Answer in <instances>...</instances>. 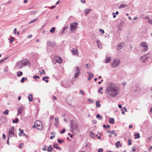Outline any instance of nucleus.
Listing matches in <instances>:
<instances>
[{
    "label": "nucleus",
    "instance_id": "1",
    "mask_svg": "<svg viewBox=\"0 0 152 152\" xmlns=\"http://www.w3.org/2000/svg\"><path fill=\"white\" fill-rule=\"evenodd\" d=\"M120 91L119 88L112 82L108 83L106 88L107 93L110 95H117L119 94Z\"/></svg>",
    "mask_w": 152,
    "mask_h": 152
},
{
    "label": "nucleus",
    "instance_id": "2",
    "mask_svg": "<svg viewBox=\"0 0 152 152\" xmlns=\"http://www.w3.org/2000/svg\"><path fill=\"white\" fill-rule=\"evenodd\" d=\"M140 46L142 48V52H145L148 50V46L147 43L145 42H141L140 44Z\"/></svg>",
    "mask_w": 152,
    "mask_h": 152
},
{
    "label": "nucleus",
    "instance_id": "3",
    "mask_svg": "<svg viewBox=\"0 0 152 152\" xmlns=\"http://www.w3.org/2000/svg\"><path fill=\"white\" fill-rule=\"evenodd\" d=\"M32 127L33 128L36 127L37 128L40 130H42L43 129L42 124L41 122L39 121H35Z\"/></svg>",
    "mask_w": 152,
    "mask_h": 152
},
{
    "label": "nucleus",
    "instance_id": "4",
    "mask_svg": "<svg viewBox=\"0 0 152 152\" xmlns=\"http://www.w3.org/2000/svg\"><path fill=\"white\" fill-rule=\"evenodd\" d=\"M120 64L119 59L115 58L111 63V66L113 68L117 67L119 66Z\"/></svg>",
    "mask_w": 152,
    "mask_h": 152
},
{
    "label": "nucleus",
    "instance_id": "5",
    "mask_svg": "<svg viewBox=\"0 0 152 152\" xmlns=\"http://www.w3.org/2000/svg\"><path fill=\"white\" fill-rule=\"evenodd\" d=\"M14 127L12 126L11 127L9 130V134L8 136V137H12L15 136L14 133Z\"/></svg>",
    "mask_w": 152,
    "mask_h": 152
},
{
    "label": "nucleus",
    "instance_id": "6",
    "mask_svg": "<svg viewBox=\"0 0 152 152\" xmlns=\"http://www.w3.org/2000/svg\"><path fill=\"white\" fill-rule=\"evenodd\" d=\"M78 23L77 22H75L72 23L70 25V31H72L76 29Z\"/></svg>",
    "mask_w": 152,
    "mask_h": 152
},
{
    "label": "nucleus",
    "instance_id": "7",
    "mask_svg": "<svg viewBox=\"0 0 152 152\" xmlns=\"http://www.w3.org/2000/svg\"><path fill=\"white\" fill-rule=\"evenodd\" d=\"M149 58L148 55V54H145L141 56L140 58V61L145 63L148 60Z\"/></svg>",
    "mask_w": 152,
    "mask_h": 152
},
{
    "label": "nucleus",
    "instance_id": "8",
    "mask_svg": "<svg viewBox=\"0 0 152 152\" xmlns=\"http://www.w3.org/2000/svg\"><path fill=\"white\" fill-rule=\"evenodd\" d=\"M138 85L139 84H135V85L133 86L132 89V90L133 92H135L139 91L140 90V88L138 86Z\"/></svg>",
    "mask_w": 152,
    "mask_h": 152
},
{
    "label": "nucleus",
    "instance_id": "9",
    "mask_svg": "<svg viewBox=\"0 0 152 152\" xmlns=\"http://www.w3.org/2000/svg\"><path fill=\"white\" fill-rule=\"evenodd\" d=\"M80 69L78 67H76L75 73L74 75V78H76L78 77V75L80 74Z\"/></svg>",
    "mask_w": 152,
    "mask_h": 152
},
{
    "label": "nucleus",
    "instance_id": "10",
    "mask_svg": "<svg viewBox=\"0 0 152 152\" xmlns=\"http://www.w3.org/2000/svg\"><path fill=\"white\" fill-rule=\"evenodd\" d=\"M23 66H25L26 65L30 66V63L29 61L26 60H23L21 61Z\"/></svg>",
    "mask_w": 152,
    "mask_h": 152
},
{
    "label": "nucleus",
    "instance_id": "11",
    "mask_svg": "<svg viewBox=\"0 0 152 152\" xmlns=\"http://www.w3.org/2000/svg\"><path fill=\"white\" fill-rule=\"evenodd\" d=\"M71 127L72 129H76L77 128V125L76 124H75L73 123V121H71Z\"/></svg>",
    "mask_w": 152,
    "mask_h": 152
},
{
    "label": "nucleus",
    "instance_id": "12",
    "mask_svg": "<svg viewBox=\"0 0 152 152\" xmlns=\"http://www.w3.org/2000/svg\"><path fill=\"white\" fill-rule=\"evenodd\" d=\"M16 65L18 68L19 69L22 68L23 66L21 61L17 62Z\"/></svg>",
    "mask_w": 152,
    "mask_h": 152
},
{
    "label": "nucleus",
    "instance_id": "13",
    "mask_svg": "<svg viewBox=\"0 0 152 152\" xmlns=\"http://www.w3.org/2000/svg\"><path fill=\"white\" fill-rule=\"evenodd\" d=\"M55 59L56 62L59 64L61 63L62 59L60 57L58 56L55 57Z\"/></svg>",
    "mask_w": 152,
    "mask_h": 152
},
{
    "label": "nucleus",
    "instance_id": "14",
    "mask_svg": "<svg viewBox=\"0 0 152 152\" xmlns=\"http://www.w3.org/2000/svg\"><path fill=\"white\" fill-rule=\"evenodd\" d=\"M72 54L74 55H78L77 49L76 48H73L72 50Z\"/></svg>",
    "mask_w": 152,
    "mask_h": 152
},
{
    "label": "nucleus",
    "instance_id": "15",
    "mask_svg": "<svg viewBox=\"0 0 152 152\" xmlns=\"http://www.w3.org/2000/svg\"><path fill=\"white\" fill-rule=\"evenodd\" d=\"M96 43L99 48L101 49L102 48V45L99 40L97 39L96 40Z\"/></svg>",
    "mask_w": 152,
    "mask_h": 152
},
{
    "label": "nucleus",
    "instance_id": "16",
    "mask_svg": "<svg viewBox=\"0 0 152 152\" xmlns=\"http://www.w3.org/2000/svg\"><path fill=\"white\" fill-rule=\"evenodd\" d=\"M24 108L23 107H21L19 108L18 110V113L17 115H20L23 110Z\"/></svg>",
    "mask_w": 152,
    "mask_h": 152
},
{
    "label": "nucleus",
    "instance_id": "17",
    "mask_svg": "<svg viewBox=\"0 0 152 152\" xmlns=\"http://www.w3.org/2000/svg\"><path fill=\"white\" fill-rule=\"evenodd\" d=\"M88 74L89 75L88 77V80H91V78L93 77V75L90 72H87Z\"/></svg>",
    "mask_w": 152,
    "mask_h": 152
},
{
    "label": "nucleus",
    "instance_id": "18",
    "mask_svg": "<svg viewBox=\"0 0 152 152\" xmlns=\"http://www.w3.org/2000/svg\"><path fill=\"white\" fill-rule=\"evenodd\" d=\"M111 60V58L110 57H106V59L104 61V62L106 63H107L110 62Z\"/></svg>",
    "mask_w": 152,
    "mask_h": 152
},
{
    "label": "nucleus",
    "instance_id": "19",
    "mask_svg": "<svg viewBox=\"0 0 152 152\" xmlns=\"http://www.w3.org/2000/svg\"><path fill=\"white\" fill-rule=\"evenodd\" d=\"M127 6V5L126 4H123L121 5L120 6L118 7V8L119 9H121L122 8H124Z\"/></svg>",
    "mask_w": 152,
    "mask_h": 152
},
{
    "label": "nucleus",
    "instance_id": "20",
    "mask_svg": "<svg viewBox=\"0 0 152 152\" xmlns=\"http://www.w3.org/2000/svg\"><path fill=\"white\" fill-rule=\"evenodd\" d=\"M91 10L90 9H86L84 10V12L86 15L89 13V12Z\"/></svg>",
    "mask_w": 152,
    "mask_h": 152
},
{
    "label": "nucleus",
    "instance_id": "21",
    "mask_svg": "<svg viewBox=\"0 0 152 152\" xmlns=\"http://www.w3.org/2000/svg\"><path fill=\"white\" fill-rule=\"evenodd\" d=\"M53 146L54 148H56V149H57L58 150H61V148L60 147L58 146V144H57V143L55 144Z\"/></svg>",
    "mask_w": 152,
    "mask_h": 152
},
{
    "label": "nucleus",
    "instance_id": "22",
    "mask_svg": "<svg viewBox=\"0 0 152 152\" xmlns=\"http://www.w3.org/2000/svg\"><path fill=\"white\" fill-rule=\"evenodd\" d=\"M53 150V148L51 145H50L48 147L47 151L48 152L52 151Z\"/></svg>",
    "mask_w": 152,
    "mask_h": 152
},
{
    "label": "nucleus",
    "instance_id": "23",
    "mask_svg": "<svg viewBox=\"0 0 152 152\" xmlns=\"http://www.w3.org/2000/svg\"><path fill=\"white\" fill-rule=\"evenodd\" d=\"M120 141H118L115 144L116 147V148H118L119 146H121V145L120 144Z\"/></svg>",
    "mask_w": 152,
    "mask_h": 152
},
{
    "label": "nucleus",
    "instance_id": "24",
    "mask_svg": "<svg viewBox=\"0 0 152 152\" xmlns=\"http://www.w3.org/2000/svg\"><path fill=\"white\" fill-rule=\"evenodd\" d=\"M114 122V119L113 118H110L109 120V123L110 124H113Z\"/></svg>",
    "mask_w": 152,
    "mask_h": 152
},
{
    "label": "nucleus",
    "instance_id": "25",
    "mask_svg": "<svg viewBox=\"0 0 152 152\" xmlns=\"http://www.w3.org/2000/svg\"><path fill=\"white\" fill-rule=\"evenodd\" d=\"M134 136H135V139H138L140 137V134L139 133H135L134 134Z\"/></svg>",
    "mask_w": 152,
    "mask_h": 152
},
{
    "label": "nucleus",
    "instance_id": "26",
    "mask_svg": "<svg viewBox=\"0 0 152 152\" xmlns=\"http://www.w3.org/2000/svg\"><path fill=\"white\" fill-rule=\"evenodd\" d=\"M56 28L55 27H52L50 30V32L52 34L54 33L55 31Z\"/></svg>",
    "mask_w": 152,
    "mask_h": 152
},
{
    "label": "nucleus",
    "instance_id": "27",
    "mask_svg": "<svg viewBox=\"0 0 152 152\" xmlns=\"http://www.w3.org/2000/svg\"><path fill=\"white\" fill-rule=\"evenodd\" d=\"M96 104L97 107H100L101 106L100 102L99 101H96Z\"/></svg>",
    "mask_w": 152,
    "mask_h": 152
},
{
    "label": "nucleus",
    "instance_id": "28",
    "mask_svg": "<svg viewBox=\"0 0 152 152\" xmlns=\"http://www.w3.org/2000/svg\"><path fill=\"white\" fill-rule=\"evenodd\" d=\"M9 39L10 40V41H9V43H10L11 44L12 43V42H13L14 40V38L12 37H11V38L10 39Z\"/></svg>",
    "mask_w": 152,
    "mask_h": 152
},
{
    "label": "nucleus",
    "instance_id": "29",
    "mask_svg": "<svg viewBox=\"0 0 152 152\" xmlns=\"http://www.w3.org/2000/svg\"><path fill=\"white\" fill-rule=\"evenodd\" d=\"M96 117L99 120H102V117L99 114H97L96 115Z\"/></svg>",
    "mask_w": 152,
    "mask_h": 152
},
{
    "label": "nucleus",
    "instance_id": "30",
    "mask_svg": "<svg viewBox=\"0 0 152 152\" xmlns=\"http://www.w3.org/2000/svg\"><path fill=\"white\" fill-rule=\"evenodd\" d=\"M23 72H21V71L19 72L17 74V76L18 77H20L21 75H23Z\"/></svg>",
    "mask_w": 152,
    "mask_h": 152
},
{
    "label": "nucleus",
    "instance_id": "31",
    "mask_svg": "<svg viewBox=\"0 0 152 152\" xmlns=\"http://www.w3.org/2000/svg\"><path fill=\"white\" fill-rule=\"evenodd\" d=\"M55 133L54 132H52L51 133V134L52 135H53V136H51L50 137V139L52 140L53 139V138L55 137V136L54 135L55 134Z\"/></svg>",
    "mask_w": 152,
    "mask_h": 152
},
{
    "label": "nucleus",
    "instance_id": "32",
    "mask_svg": "<svg viewBox=\"0 0 152 152\" xmlns=\"http://www.w3.org/2000/svg\"><path fill=\"white\" fill-rule=\"evenodd\" d=\"M28 98L29 101L30 102H31L32 101L33 99L32 96H28Z\"/></svg>",
    "mask_w": 152,
    "mask_h": 152
},
{
    "label": "nucleus",
    "instance_id": "33",
    "mask_svg": "<svg viewBox=\"0 0 152 152\" xmlns=\"http://www.w3.org/2000/svg\"><path fill=\"white\" fill-rule=\"evenodd\" d=\"M27 80V78H26L23 77L22 78L20 81L21 82L23 83L24 82L25 80Z\"/></svg>",
    "mask_w": 152,
    "mask_h": 152
},
{
    "label": "nucleus",
    "instance_id": "34",
    "mask_svg": "<svg viewBox=\"0 0 152 152\" xmlns=\"http://www.w3.org/2000/svg\"><path fill=\"white\" fill-rule=\"evenodd\" d=\"M19 121V120L18 118H16L12 121V122L13 123H17Z\"/></svg>",
    "mask_w": 152,
    "mask_h": 152
},
{
    "label": "nucleus",
    "instance_id": "35",
    "mask_svg": "<svg viewBox=\"0 0 152 152\" xmlns=\"http://www.w3.org/2000/svg\"><path fill=\"white\" fill-rule=\"evenodd\" d=\"M90 136L92 138H94L95 136L94 134L92 132L90 133Z\"/></svg>",
    "mask_w": 152,
    "mask_h": 152
},
{
    "label": "nucleus",
    "instance_id": "36",
    "mask_svg": "<svg viewBox=\"0 0 152 152\" xmlns=\"http://www.w3.org/2000/svg\"><path fill=\"white\" fill-rule=\"evenodd\" d=\"M37 20H38V19H34V20H31L29 22V24H31V23H33L34 22L36 21Z\"/></svg>",
    "mask_w": 152,
    "mask_h": 152
},
{
    "label": "nucleus",
    "instance_id": "37",
    "mask_svg": "<svg viewBox=\"0 0 152 152\" xmlns=\"http://www.w3.org/2000/svg\"><path fill=\"white\" fill-rule=\"evenodd\" d=\"M103 90V88L102 87H100L99 89L98 90V92H100V94H102V92L101 91V90Z\"/></svg>",
    "mask_w": 152,
    "mask_h": 152
},
{
    "label": "nucleus",
    "instance_id": "38",
    "mask_svg": "<svg viewBox=\"0 0 152 152\" xmlns=\"http://www.w3.org/2000/svg\"><path fill=\"white\" fill-rule=\"evenodd\" d=\"M132 140L131 139H129L128 140V145H131L132 144V142H131Z\"/></svg>",
    "mask_w": 152,
    "mask_h": 152
},
{
    "label": "nucleus",
    "instance_id": "39",
    "mask_svg": "<svg viewBox=\"0 0 152 152\" xmlns=\"http://www.w3.org/2000/svg\"><path fill=\"white\" fill-rule=\"evenodd\" d=\"M9 110H6L5 111L3 112V113L6 115H7L8 114Z\"/></svg>",
    "mask_w": 152,
    "mask_h": 152
},
{
    "label": "nucleus",
    "instance_id": "40",
    "mask_svg": "<svg viewBox=\"0 0 152 152\" xmlns=\"http://www.w3.org/2000/svg\"><path fill=\"white\" fill-rule=\"evenodd\" d=\"M99 31L102 34H103L104 33V30L101 28L99 29Z\"/></svg>",
    "mask_w": 152,
    "mask_h": 152
},
{
    "label": "nucleus",
    "instance_id": "41",
    "mask_svg": "<svg viewBox=\"0 0 152 152\" xmlns=\"http://www.w3.org/2000/svg\"><path fill=\"white\" fill-rule=\"evenodd\" d=\"M58 143H62L64 142V141L63 140H61L59 139H58Z\"/></svg>",
    "mask_w": 152,
    "mask_h": 152
},
{
    "label": "nucleus",
    "instance_id": "42",
    "mask_svg": "<svg viewBox=\"0 0 152 152\" xmlns=\"http://www.w3.org/2000/svg\"><path fill=\"white\" fill-rule=\"evenodd\" d=\"M19 130L20 132V133H19V135H20V136H21L22 135V134H21L23 133V130L20 129H19Z\"/></svg>",
    "mask_w": 152,
    "mask_h": 152
},
{
    "label": "nucleus",
    "instance_id": "43",
    "mask_svg": "<svg viewBox=\"0 0 152 152\" xmlns=\"http://www.w3.org/2000/svg\"><path fill=\"white\" fill-rule=\"evenodd\" d=\"M59 121H58V122H56L54 123V125L55 126H56L57 127H58V123H59Z\"/></svg>",
    "mask_w": 152,
    "mask_h": 152
},
{
    "label": "nucleus",
    "instance_id": "44",
    "mask_svg": "<svg viewBox=\"0 0 152 152\" xmlns=\"http://www.w3.org/2000/svg\"><path fill=\"white\" fill-rule=\"evenodd\" d=\"M33 78L34 79V78H36V79H37V78H39V77L38 76H37V75H35V76H33Z\"/></svg>",
    "mask_w": 152,
    "mask_h": 152
},
{
    "label": "nucleus",
    "instance_id": "45",
    "mask_svg": "<svg viewBox=\"0 0 152 152\" xmlns=\"http://www.w3.org/2000/svg\"><path fill=\"white\" fill-rule=\"evenodd\" d=\"M66 28H67V27H64L63 28V30H62V31H61V33H64V32L65 31V30L66 29Z\"/></svg>",
    "mask_w": 152,
    "mask_h": 152
},
{
    "label": "nucleus",
    "instance_id": "46",
    "mask_svg": "<svg viewBox=\"0 0 152 152\" xmlns=\"http://www.w3.org/2000/svg\"><path fill=\"white\" fill-rule=\"evenodd\" d=\"M42 72H40V74H41V75H42V74H45V72L44 69H42Z\"/></svg>",
    "mask_w": 152,
    "mask_h": 152
},
{
    "label": "nucleus",
    "instance_id": "47",
    "mask_svg": "<svg viewBox=\"0 0 152 152\" xmlns=\"http://www.w3.org/2000/svg\"><path fill=\"white\" fill-rule=\"evenodd\" d=\"M24 144L23 143H20L19 145V148H21L22 147L23 145Z\"/></svg>",
    "mask_w": 152,
    "mask_h": 152
},
{
    "label": "nucleus",
    "instance_id": "48",
    "mask_svg": "<svg viewBox=\"0 0 152 152\" xmlns=\"http://www.w3.org/2000/svg\"><path fill=\"white\" fill-rule=\"evenodd\" d=\"M37 12V11H32L31 12V14H34Z\"/></svg>",
    "mask_w": 152,
    "mask_h": 152
},
{
    "label": "nucleus",
    "instance_id": "49",
    "mask_svg": "<svg viewBox=\"0 0 152 152\" xmlns=\"http://www.w3.org/2000/svg\"><path fill=\"white\" fill-rule=\"evenodd\" d=\"M103 151V149L102 148L99 149L98 150V152H102Z\"/></svg>",
    "mask_w": 152,
    "mask_h": 152
},
{
    "label": "nucleus",
    "instance_id": "50",
    "mask_svg": "<svg viewBox=\"0 0 152 152\" xmlns=\"http://www.w3.org/2000/svg\"><path fill=\"white\" fill-rule=\"evenodd\" d=\"M7 58H4V59L0 61V64L3 62Z\"/></svg>",
    "mask_w": 152,
    "mask_h": 152
},
{
    "label": "nucleus",
    "instance_id": "51",
    "mask_svg": "<svg viewBox=\"0 0 152 152\" xmlns=\"http://www.w3.org/2000/svg\"><path fill=\"white\" fill-rule=\"evenodd\" d=\"M121 48V44H120L118 46V47L117 48V49L118 50H120Z\"/></svg>",
    "mask_w": 152,
    "mask_h": 152
},
{
    "label": "nucleus",
    "instance_id": "52",
    "mask_svg": "<svg viewBox=\"0 0 152 152\" xmlns=\"http://www.w3.org/2000/svg\"><path fill=\"white\" fill-rule=\"evenodd\" d=\"M80 93L81 94L83 95L84 94V92L82 90L80 91Z\"/></svg>",
    "mask_w": 152,
    "mask_h": 152
},
{
    "label": "nucleus",
    "instance_id": "53",
    "mask_svg": "<svg viewBox=\"0 0 152 152\" xmlns=\"http://www.w3.org/2000/svg\"><path fill=\"white\" fill-rule=\"evenodd\" d=\"M145 19H148V21H149V20H150V19H149L148 16H145Z\"/></svg>",
    "mask_w": 152,
    "mask_h": 152
},
{
    "label": "nucleus",
    "instance_id": "54",
    "mask_svg": "<svg viewBox=\"0 0 152 152\" xmlns=\"http://www.w3.org/2000/svg\"><path fill=\"white\" fill-rule=\"evenodd\" d=\"M65 129H63L61 132H60V133L61 134H63L65 132Z\"/></svg>",
    "mask_w": 152,
    "mask_h": 152
},
{
    "label": "nucleus",
    "instance_id": "55",
    "mask_svg": "<svg viewBox=\"0 0 152 152\" xmlns=\"http://www.w3.org/2000/svg\"><path fill=\"white\" fill-rule=\"evenodd\" d=\"M148 22L150 24H152V19L151 20H149V21H148Z\"/></svg>",
    "mask_w": 152,
    "mask_h": 152
},
{
    "label": "nucleus",
    "instance_id": "56",
    "mask_svg": "<svg viewBox=\"0 0 152 152\" xmlns=\"http://www.w3.org/2000/svg\"><path fill=\"white\" fill-rule=\"evenodd\" d=\"M47 148V147L46 146V145L44 146V148L43 149V150L44 151H46Z\"/></svg>",
    "mask_w": 152,
    "mask_h": 152
},
{
    "label": "nucleus",
    "instance_id": "57",
    "mask_svg": "<svg viewBox=\"0 0 152 152\" xmlns=\"http://www.w3.org/2000/svg\"><path fill=\"white\" fill-rule=\"evenodd\" d=\"M2 137L4 139H5L6 138V136L4 134H3Z\"/></svg>",
    "mask_w": 152,
    "mask_h": 152
},
{
    "label": "nucleus",
    "instance_id": "58",
    "mask_svg": "<svg viewBox=\"0 0 152 152\" xmlns=\"http://www.w3.org/2000/svg\"><path fill=\"white\" fill-rule=\"evenodd\" d=\"M113 18H115L116 17V15H115V12L113 13Z\"/></svg>",
    "mask_w": 152,
    "mask_h": 152
},
{
    "label": "nucleus",
    "instance_id": "59",
    "mask_svg": "<svg viewBox=\"0 0 152 152\" xmlns=\"http://www.w3.org/2000/svg\"><path fill=\"white\" fill-rule=\"evenodd\" d=\"M132 151H133V152H134L136 151V149L135 148V147H132Z\"/></svg>",
    "mask_w": 152,
    "mask_h": 152
},
{
    "label": "nucleus",
    "instance_id": "60",
    "mask_svg": "<svg viewBox=\"0 0 152 152\" xmlns=\"http://www.w3.org/2000/svg\"><path fill=\"white\" fill-rule=\"evenodd\" d=\"M16 30H17V29L16 28H15L14 29V34H16Z\"/></svg>",
    "mask_w": 152,
    "mask_h": 152
},
{
    "label": "nucleus",
    "instance_id": "61",
    "mask_svg": "<svg viewBox=\"0 0 152 152\" xmlns=\"http://www.w3.org/2000/svg\"><path fill=\"white\" fill-rule=\"evenodd\" d=\"M124 111L125 112H127V108L125 107H124Z\"/></svg>",
    "mask_w": 152,
    "mask_h": 152
},
{
    "label": "nucleus",
    "instance_id": "62",
    "mask_svg": "<svg viewBox=\"0 0 152 152\" xmlns=\"http://www.w3.org/2000/svg\"><path fill=\"white\" fill-rule=\"evenodd\" d=\"M81 2L83 3H84L85 2V0H81Z\"/></svg>",
    "mask_w": 152,
    "mask_h": 152
},
{
    "label": "nucleus",
    "instance_id": "63",
    "mask_svg": "<svg viewBox=\"0 0 152 152\" xmlns=\"http://www.w3.org/2000/svg\"><path fill=\"white\" fill-rule=\"evenodd\" d=\"M88 64H86L85 65V67H86V68H88Z\"/></svg>",
    "mask_w": 152,
    "mask_h": 152
},
{
    "label": "nucleus",
    "instance_id": "64",
    "mask_svg": "<svg viewBox=\"0 0 152 152\" xmlns=\"http://www.w3.org/2000/svg\"><path fill=\"white\" fill-rule=\"evenodd\" d=\"M54 120L55 121H57L58 120V118H55Z\"/></svg>",
    "mask_w": 152,
    "mask_h": 152
}]
</instances>
